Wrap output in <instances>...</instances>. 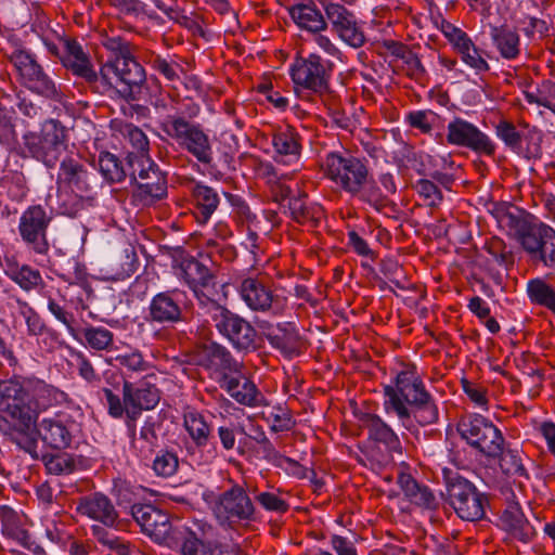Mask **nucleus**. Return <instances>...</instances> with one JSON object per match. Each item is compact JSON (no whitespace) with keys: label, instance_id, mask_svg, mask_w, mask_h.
<instances>
[{"label":"nucleus","instance_id":"nucleus-1","mask_svg":"<svg viewBox=\"0 0 555 555\" xmlns=\"http://www.w3.org/2000/svg\"><path fill=\"white\" fill-rule=\"evenodd\" d=\"M68 401V395L37 377L0 378V430L26 434L40 413Z\"/></svg>","mask_w":555,"mask_h":555},{"label":"nucleus","instance_id":"nucleus-2","mask_svg":"<svg viewBox=\"0 0 555 555\" xmlns=\"http://www.w3.org/2000/svg\"><path fill=\"white\" fill-rule=\"evenodd\" d=\"M384 397L385 411L395 414L408 430L435 424L439 418L435 399L414 364H402L393 382L384 386Z\"/></svg>","mask_w":555,"mask_h":555},{"label":"nucleus","instance_id":"nucleus-3","mask_svg":"<svg viewBox=\"0 0 555 555\" xmlns=\"http://www.w3.org/2000/svg\"><path fill=\"white\" fill-rule=\"evenodd\" d=\"M160 128L181 150L191 154L199 164L205 166L212 164V142L201 124L175 114L166 116Z\"/></svg>","mask_w":555,"mask_h":555},{"label":"nucleus","instance_id":"nucleus-4","mask_svg":"<svg viewBox=\"0 0 555 555\" xmlns=\"http://www.w3.org/2000/svg\"><path fill=\"white\" fill-rule=\"evenodd\" d=\"M23 140L29 154L48 168L60 165L70 154L67 130L59 120L46 121L40 132H28Z\"/></svg>","mask_w":555,"mask_h":555},{"label":"nucleus","instance_id":"nucleus-5","mask_svg":"<svg viewBox=\"0 0 555 555\" xmlns=\"http://www.w3.org/2000/svg\"><path fill=\"white\" fill-rule=\"evenodd\" d=\"M129 177L134 183L131 199L134 205L149 207L164 199L168 193L167 178L150 158L130 157Z\"/></svg>","mask_w":555,"mask_h":555},{"label":"nucleus","instance_id":"nucleus-6","mask_svg":"<svg viewBox=\"0 0 555 555\" xmlns=\"http://www.w3.org/2000/svg\"><path fill=\"white\" fill-rule=\"evenodd\" d=\"M205 313L209 315L218 333L227 338L234 349L249 352L257 348V331L243 317L218 301L208 302Z\"/></svg>","mask_w":555,"mask_h":555},{"label":"nucleus","instance_id":"nucleus-7","mask_svg":"<svg viewBox=\"0 0 555 555\" xmlns=\"http://www.w3.org/2000/svg\"><path fill=\"white\" fill-rule=\"evenodd\" d=\"M457 433L468 446L489 459H496L502 453L505 439L501 430L487 417L467 414L460 418Z\"/></svg>","mask_w":555,"mask_h":555},{"label":"nucleus","instance_id":"nucleus-8","mask_svg":"<svg viewBox=\"0 0 555 555\" xmlns=\"http://www.w3.org/2000/svg\"><path fill=\"white\" fill-rule=\"evenodd\" d=\"M131 516L140 526L142 532L154 542L177 548L178 532L186 530L190 524L170 521L169 515L152 504H133Z\"/></svg>","mask_w":555,"mask_h":555},{"label":"nucleus","instance_id":"nucleus-9","mask_svg":"<svg viewBox=\"0 0 555 555\" xmlns=\"http://www.w3.org/2000/svg\"><path fill=\"white\" fill-rule=\"evenodd\" d=\"M334 70V63L323 59L318 53L308 56H298L289 68V75L295 86V91L307 90L311 93L323 95L330 91V81Z\"/></svg>","mask_w":555,"mask_h":555},{"label":"nucleus","instance_id":"nucleus-10","mask_svg":"<svg viewBox=\"0 0 555 555\" xmlns=\"http://www.w3.org/2000/svg\"><path fill=\"white\" fill-rule=\"evenodd\" d=\"M212 512L222 526L233 527L256 519V506L253 500L247 490L236 482H232L229 489L218 495Z\"/></svg>","mask_w":555,"mask_h":555},{"label":"nucleus","instance_id":"nucleus-11","mask_svg":"<svg viewBox=\"0 0 555 555\" xmlns=\"http://www.w3.org/2000/svg\"><path fill=\"white\" fill-rule=\"evenodd\" d=\"M447 502L456 515L466 521H477L485 517L489 504L486 494L479 492L469 480L455 476L447 482Z\"/></svg>","mask_w":555,"mask_h":555},{"label":"nucleus","instance_id":"nucleus-12","mask_svg":"<svg viewBox=\"0 0 555 555\" xmlns=\"http://www.w3.org/2000/svg\"><path fill=\"white\" fill-rule=\"evenodd\" d=\"M331 31L350 48L359 49L366 42L363 24L356 12L341 2L320 0Z\"/></svg>","mask_w":555,"mask_h":555},{"label":"nucleus","instance_id":"nucleus-13","mask_svg":"<svg viewBox=\"0 0 555 555\" xmlns=\"http://www.w3.org/2000/svg\"><path fill=\"white\" fill-rule=\"evenodd\" d=\"M53 220L52 214L41 205H31L21 215L18 233L25 246L37 255H47L50 250L48 229Z\"/></svg>","mask_w":555,"mask_h":555},{"label":"nucleus","instance_id":"nucleus-14","mask_svg":"<svg viewBox=\"0 0 555 555\" xmlns=\"http://www.w3.org/2000/svg\"><path fill=\"white\" fill-rule=\"evenodd\" d=\"M323 168L325 176L348 194L370 173L365 160L348 153H328Z\"/></svg>","mask_w":555,"mask_h":555},{"label":"nucleus","instance_id":"nucleus-15","mask_svg":"<svg viewBox=\"0 0 555 555\" xmlns=\"http://www.w3.org/2000/svg\"><path fill=\"white\" fill-rule=\"evenodd\" d=\"M446 141L449 145L465 147L479 155L494 156L496 146L491 138L476 125L455 116L447 126Z\"/></svg>","mask_w":555,"mask_h":555},{"label":"nucleus","instance_id":"nucleus-16","mask_svg":"<svg viewBox=\"0 0 555 555\" xmlns=\"http://www.w3.org/2000/svg\"><path fill=\"white\" fill-rule=\"evenodd\" d=\"M240 294L249 309L256 312H268L274 317L283 315L288 309V299L274 294L262 281L247 278L242 281Z\"/></svg>","mask_w":555,"mask_h":555},{"label":"nucleus","instance_id":"nucleus-17","mask_svg":"<svg viewBox=\"0 0 555 555\" xmlns=\"http://www.w3.org/2000/svg\"><path fill=\"white\" fill-rule=\"evenodd\" d=\"M80 431V424L65 412L44 417L38 425V435L42 442L59 451L70 448Z\"/></svg>","mask_w":555,"mask_h":555},{"label":"nucleus","instance_id":"nucleus-18","mask_svg":"<svg viewBox=\"0 0 555 555\" xmlns=\"http://www.w3.org/2000/svg\"><path fill=\"white\" fill-rule=\"evenodd\" d=\"M122 395L127 404L126 426L128 431L135 433V422L143 411L154 409L160 399L158 388L146 380L132 383L124 380Z\"/></svg>","mask_w":555,"mask_h":555},{"label":"nucleus","instance_id":"nucleus-19","mask_svg":"<svg viewBox=\"0 0 555 555\" xmlns=\"http://www.w3.org/2000/svg\"><path fill=\"white\" fill-rule=\"evenodd\" d=\"M55 182L59 189H69L82 197L93 192L96 179L80 155L70 152L62 159Z\"/></svg>","mask_w":555,"mask_h":555},{"label":"nucleus","instance_id":"nucleus-20","mask_svg":"<svg viewBox=\"0 0 555 555\" xmlns=\"http://www.w3.org/2000/svg\"><path fill=\"white\" fill-rule=\"evenodd\" d=\"M10 62L16 68L29 89L46 96L56 94V87L50 76L43 70L35 56L25 50L15 49L9 55Z\"/></svg>","mask_w":555,"mask_h":555},{"label":"nucleus","instance_id":"nucleus-21","mask_svg":"<svg viewBox=\"0 0 555 555\" xmlns=\"http://www.w3.org/2000/svg\"><path fill=\"white\" fill-rule=\"evenodd\" d=\"M115 78L118 82V95L127 102L144 98L146 73L135 56L127 60H114Z\"/></svg>","mask_w":555,"mask_h":555},{"label":"nucleus","instance_id":"nucleus-22","mask_svg":"<svg viewBox=\"0 0 555 555\" xmlns=\"http://www.w3.org/2000/svg\"><path fill=\"white\" fill-rule=\"evenodd\" d=\"M185 292L173 288L154 295L147 308L146 319L158 324H176L184 321L183 299Z\"/></svg>","mask_w":555,"mask_h":555},{"label":"nucleus","instance_id":"nucleus-23","mask_svg":"<svg viewBox=\"0 0 555 555\" xmlns=\"http://www.w3.org/2000/svg\"><path fill=\"white\" fill-rule=\"evenodd\" d=\"M258 327L269 345L285 358H293L301 352L304 341L292 322H281L273 325L269 321H261Z\"/></svg>","mask_w":555,"mask_h":555},{"label":"nucleus","instance_id":"nucleus-24","mask_svg":"<svg viewBox=\"0 0 555 555\" xmlns=\"http://www.w3.org/2000/svg\"><path fill=\"white\" fill-rule=\"evenodd\" d=\"M179 276L193 291L199 306L208 308V302L216 300L204 293V288L214 286L215 275L210 269L194 257L184 258L179 266Z\"/></svg>","mask_w":555,"mask_h":555},{"label":"nucleus","instance_id":"nucleus-25","mask_svg":"<svg viewBox=\"0 0 555 555\" xmlns=\"http://www.w3.org/2000/svg\"><path fill=\"white\" fill-rule=\"evenodd\" d=\"M75 509L79 516L95 524L113 526L116 518H119V512L114 503L102 492H92L78 498Z\"/></svg>","mask_w":555,"mask_h":555},{"label":"nucleus","instance_id":"nucleus-26","mask_svg":"<svg viewBox=\"0 0 555 555\" xmlns=\"http://www.w3.org/2000/svg\"><path fill=\"white\" fill-rule=\"evenodd\" d=\"M300 140L299 133L292 126L275 129L271 140L274 150V162L291 166L294 170H297L302 149Z\"/></svg>","mask_w":555,"mask_h":555},{"label":"nucleus","instance_id":"nucleus-27","mask_svg":"<svg viewBox=\"0 0 555 555\" xmlns=\"http://www.w3.org/2000/svg\"><path fill=\"white\" fill-rule=\"evenodd\" d=\"M0 522L3 535L16 541L34 555H47L44 548L31 539L30 533L22 522L21 516L12 507L8 505L0 506Z\"/></svg>","mask_w":555,"mask_h":555},{"label":"nucleus","instance_id":"nucleus-28","mask_svg":"<svg viewBox=\"0 0 555 555\" xmlns=\"http://www.w3.org/2000/svg\"><path fill=\"white\" fill-rule=\"evenodd\" d=\"M359 420L362 427L367 431L370 440L382 444L389 454L402 453L398 435L380 416L373 413H362Z\"/></svg>","mask_w":555,"mask_h":555},{"label":"nucleus","instance_id":"nucleus-29","mask_svg":"<svg viewBox=\"0 0 555 555\" xmlns=\"http://www.w3.org/2000/svg\"><path fill=\"white\" fill-rule=\"evenodd\" d=\"M202 365L220 374L219 380H223L225 376L240 374L242 370V363L233 358L228 348L217 343H210L204 346L202 351Z\"/></svg>","mask_w":555,"mask_h":555},{"label":"nucleus","instance_id":"nucleus-30","mask_svg":"<svg viewBox=\"0 0 555 555\" xmlns=\"http://www.w3.org/2000/svg\"><path fill=\"white\" fill-rule=\"evenodd\" d=\"M60 42L64 49V54L61 57L63 66L83 81L94 79L95 70L81 44L75 39H60Z\"/></svg>","mask_w":555,"mask_h":555},{"label":"nucleus","instance_id":"nucleus-31","mask_svg":"<svg viewBox=\"0 0 555 555\" xmlns=\"http://www.w3.org/2000/svg\"><path fill=\"white\" fill-rule=\"evenodd\" d=\"M220 388L237 403L246 406H259L264 404V397L257 386L249 378L241 373L233 376H225L219 380Z\"/></svg>","mask_w":555,"mask_h":555},{"label":"nucleus","instance_id":"nucleus-32","mask_svg":"<svg viewBox=\"0 0 555 555\" xmlns=\"http://www.w3.org/2000/svg\"><path fill=\"white\" fill-rule=\"evenodd\" d=\"M210 526L198 521H191L186 530L178 532L177 548L181 555H215L210 542L207 541V532Z\"/></svg>","mask_w":555,"mask_h":555},{"label":"nucleus","instance_id":"nucleus-33","mask_svg":"<svg viewBox=\"0 0 555 555\" xmlns=\"http://www.w3.org/2000/svg\"><path fill=\"white\" fill-rule=\"evenodd\" d=\"M499 221L501 227L507 229L517 236L521 247L526 253L530 248V241L533 235H539V232H542V229L546 225L544 223L530 222L520 210H506L502 212Z\"/></svg>","mask_w":555,"mask_h":555},{"label":"nucleus","instance_id":"nucleus-34","mask_svg":"<svg viewBox=\"0 0 555 555\" xmlns=\"http://www.w3.org/2000/svg\"><path fill=\"white\" fill-rule=\"evenodd\" d=\"M490 38L500 56L514 61L521 54L520 36L516 27L508 24L490 26Z\"/></svg>","mask_w":555,"mask_h":555},{"label":"nucleus","instance_id":"nucleus-35","mask_svg":"<svg viewBox=\"0 0 555 555\" xmlns=\"http://www.w3.org/2000/svg\"><path fill=\"white\" fill-rule=\"evenodd\" d=\"M121 527L122 520L119 517L116 518L113 526L93 524L90 526V532L92 538L106 550L115 552L118 555H133L134 548L131 543L114 533V530H119Z\"/></svg>","mask_w":555,"mask_h":555},{"label":"nucleus","instance_id":"nucleus-36","mask_svg":"<svg viewBox=\"0 0 555 555\" xmlns=\"http://www.w3.org/2000/svg\"><path fill=\"white\" fill-rule=\"evenodd\" d=\"M288 13L294 23L302 30L312 34L327 29L326 16L311 0L289 7Z\"/></svg>","mask_w":555,"mask_h":555},{"label":"nucleus","instance_id":"nucleus-37","mask_svg":"<svg viewBox=\"0 0 555 555\" xmlns=\"http://www.w3.org/2000/svg\"><path fill=\"white\" fill-rule=\"evenodd\" d=\"M501 521L511 535L524 543L530 542L535 530L526 519L518 504H511L501 515Z\"/></svg>","mask_w":555,"mask_h":555},{"label":"nucleus","instance_id":"nucleus-38","mask_svg":"<svg viewBox=\"0 0 555 555\" xmlns=\"http://www.w3.org/2000/svg\"><path fill=\"white\" fill-rule=\"evenodd\" d=\"M527 251L534 260L541 261L546 268L555 270V230L545 225L539 235H533Z\"/></svg>","mask_w":555,"mask_h":555},{"label":"nucleus","instance_id":"nucleus-39","mask_svg":"<svg viewBox=\"0 0 555 555\" xmlns=\"http://www.w3.org/2000/svg\"><path fill=\"white\" fill-rule=\"evenodd\" d=\"M4 273L26 292L38 289L43 285V279L38 269L28 264L20 266L14 258L5 259Z\"/></svg>","mask_w":555,"mask_h":555},{"label":"nucleus","instance_id":"nucleus-40","mask_svg":"<svg viewBox=\"0 0 555 555\" xmlns=\"http://www.w3.org/2000/svg\"><path fill=\"white\" fill-rule=\"evenodd\" d=\"M398 485L412 504L428 509H435L438 506L436 496L429 488L420 485L410 474H399Z\"/></svg>","mask_w":555,"mask_h":555},{"label":"nucleus","instance_id":"nucleus-41","mask_svg":"<svg viewBox=\"0 0 555 555\" xmlns=\"http://www.w3.org/2000/svg\"><path fill=\"white\" fill-rule=\"evenodd\" d=\"M197 222L206 223L219 205V195L210 186L197 182L192 189Z\"/></svg>","mask_w":555,"mask_h":555},{"label":"nucleus","instance_id":"nucleus-42","mask_svg":"<svg viewBox=\"0 0 555 555\" xmlns=\"http://www.w3.org/2000/svg\"><path fill=\"white\" fill-rule=\"evenodd\" d=\"M183 426L197 448H204L208 444L212 427L201 412L186 408L183 413Z\"/></svg>","mask_w":555,"mask_h":555},{"label":"nucleus","instance_id":"nucleus-43","mask_svg":"<svg viewBox=\"0 0 555 555\" xmlns=\"http://www.w3.org/2000/svg\"><path fill=\"white\" fill-rule=\"evenodd\" d=\"M72 336L95 351H108L114 345V334L103 326L88 325L76 328Z\"/></svg>","mask_w":555,"mask_h":555},{"label":"nucleus","instance_id":"nucleus-44","mask_svg":"<svg viewBox=\"0 0 555 555\" xmlns=\"http://www.w3.org/2000/svg\"><path fill=\"white\" fill-rule=\"evenodd\" d=\"M349 194L369 204L377 211H383L387 206L392 204L388 196L383 193L371 173H369Z\"/></svg>","mask_w":555,"mask_h":555},{"label":"nucleus","instance_id":"nucleus-45","mask_svg":"<svg viewBox=\"0 0 555 555\" xmlns=\"http://www.w3.org/2000/svg\"><path fill=\"white\" fill-rule=\"evenodd\" d=\"M527 296L532 305L543 307L555 315V287L542 278L527 282Z\"/></svg>","mask_w":555,"mask_h":555},{"label":"nucleus","instance_id":"nucleus-46","mask_svg":"<svg viewBox=\"0 0 555 555\" xmlns=\"http://www.w3.org/2000/svg\"><path fill=\"white\" fill-rule=\"evenodd\" d=\"M128 434L131 438V447L142 459H149L158 442L155 423L151 418L147 420L141 427L139 437H137V431L134 434L128 431Z\"/></svg>","mask_w":555,"mask_h":555},{"label":"nucleus","instance_id":"nucleus-47","mask_svg":"<svg viewBox=\"0 0 555 555\" xmlns=\"http://www.w3.org/2000/svg\"><path fill=\"white\" fill-rule=\"evenodd\" d=\"M99 169L103 178L111 184L122 182L129 176L130 168L109 152H102L99 155Z\"/></svg>","mask_w":555,"mask_h":555},{"label":"nucleus","instance_id":"nucleus-48","mask_svg":"<svg viewBox=\"0 0 555 555\" xmlns=\"http://www.w3.org/2000/svg\"><path fill=\"white\" fill-rule=\"evenodd\" d=\"M41 462L50 475L61 476L73 474L77 468V459L67 452H47L42 454Z\"/></svg>","mask_w":555,"mask_h":555},{"label":"nucleus","instance_id":"nucleus-49","mask_svg":"<svg viewBox=\"0 0 555 555\" xmlns=\"http://www.w3.org/2000/svg\"><path fill=\"white\" fill-rule=\"evenodd\" d=\"M499 459L500 468L503 474L514 478L529 479V474L522 463V454L516 449H505L502 447V453Z\"/></svg>","mask_w":555,"mask_h":555},{"label":"nucleus","instance_id":"nucleus-50","mask_svg":"<svg viewBox=\"0 0 555 555\" xmlns=\"http://www.w3.org/2000/svg\"><path fill=\"white\" fill-rule=\"evenodd\" d=\"M85 82L95 92L100 94H118V82L115 78L114 60H108L100 70V75L95 72V78L85 80Z\"/></svg>","mask_w":555,"mask_h":555},{"label":"nucleus","instance_id":"nucleus-51","mask_svg":"<svg viewBox=\"0 0 555 555\" xmlns=\"http://www.w3.org/2000/svg\"><path fill=\"white\" fill-rule=\"evenodd\" d=\"M120 132L125 140H127L133 149V151L130 152L127 157V166L129 165L130 157L147 158L146 154L150 149V142L142 129L134 126L133 124H125L121 127Z\"/></svg>","mask_w":555,"mask_h":555},{"label":"nucleus","instance_id":"nucleus-52","mask_svg":"<svg viewBox=\"0 0 555 555\" xmlns=\"http://www.w3.org/2000/svg\"><path fill=\"white\" fill-rule=\"evenodd\" d=\"M113 361L128 373H143L151 369L150 362L144 359L142 352L138 349L119 353L114 358H106V363L113 364Z\"/></svg>","mask_w":555,"mask_h":555},{"label":"nucleus","instance_id":"nucleus-53","mask_svg":"<svg viewBox=\"0 0 555 555\" xmlns=\"http://www.w3.org/2000/svg\"><path fill=\"white\" fill-rule=\"evenodd\" d=\"M144 61L150 64L154 70L163 75L167 81L172 83L181 81L180 73L183 72V68L177 62L168 61L153 52H150L149 57H145Z\"/></svg>","mask_w":555,"mask_h":555},{"label":"nucleus","instance_id":"nucleus-54","mask_svg":"<svg viewBox=\"0 0 555 555\" xmlns=\"http://www.w3.org/2000/svg\"><path fill=\"white\" fill-rule=\"evenodd\" d=\"M461 60L474 69L477 74H482L490 70V65L482 56V52L478 49L472 39L456 50Z\"/></svg>","mask_w":555,"mask_h":555},{"label":"nucleus","instance_id":"nucleus-55","mask_svg":"<svg viewBox=\"0 0 555 555\" xmlns=\"http://www.w3.org/2000/svg\"><path fill=\"white\" fill-rule=\"evenodd\" d=\"M152 468L154 473L164 478L173 476L179 468V457L177 452L168 449H162L155 455Z\"/></svg>","mask_w":555,"mask_h":555},{"label":"nucleus","instance_id":"nucleus-56","mask_svg":"<svg viewBox=\"0 0 555 555\" xmlns=\"http://www.w3.org/2000/svg\"><path fill=\"white\" fill-rule=\"evenodd\" d=\"M524 98L529 104L550 108L555 103V82L543 80L535 90L524 91Z\"/></svg>","mask_w":555,"mask_h":555},{"label":"nucleus","instance_id":"nucleus-57","mask_svg":"<svg viewBox=\"0 0 555 555\" xmlns=\"http://www.w3.org/2000/svg\"><path fill=\"white\" fill-rule=\"evenodd\" d=\"M483 248L499 266L508 268L514 264L513 251L502 238L492 236L485 243Z\"/></svg>","mask_w":555,"mask_h":555},{"label":"nucleus","instance_id":"nucleus-58","mask_svg":"<svg viewBox=\"0 0 555 555\" xmlns=\"http://www.w3.org/2000/svg\"><path fill=\"white\" fill-rule=\"evenodd\" d=\"M495 134L509 150L521 153L524 135L513 122L505 119L500 120L495 126Z\"/></svg>","mask_w":555,"mask_h":555},{"label":"nucleus","instance_id":"nucleus-59","mask_svg":"<svg viewBox=\"0 0 555 555\" xmlns=\"http://www.w3.org/2000/svg\"><path fill=\"white\" fill-rule=\"evenodd\" d=\"M10 299L20 307L21 313L25 317L28 334L34 336L43 334L46 324L40 315L20 297L10 296Z\"/></svg>","mask_w":555,"mask_h":555},{"label":"nucleus","instance_id":"nucleus-60","mask_svg":"<svg viewBox=\"0 0 555 555\" xmlns=\"http://www.w3.org/2000/svg\"><path fill=\"white\" fill-rule=\"evenodd\" d=\"M260 447L264 455V459L268 460L269 462H272L278 466H281L283 463H287L288 465L297 469L307 470L297 461L281 454L274 448L273 443L267 437L264 431H260Z\"/></svg>","mask_w":555,"mask_h":555},{"label":"nucleus","instance_id":"nucleus-61","mask_svg":"<svg viewBox=\"0 0 555 555\" xmlns=\"http://www.w3.org/2000/svg\"><path fill=\"white\" fill-rule=\"evenodd\" d=\"M289 210L293 220L298 223L306 224L317 222L315 211L306 203V195L293 197L289 199Z\"/></svg>","mask_w":555,"mask_h":555},{"label":"nucleus","instance_id":"nucleus-62","mask_svg":"<svg viewBox=\"0 0 555 555\" xmlns=\"http://www.w3.org/2000/svg\"><path fill=\"white\" fill-rule=\"evenodd\" d=\"M102 46L113 54L112 60H127L134 56V47L129 41L119 36L104 37L102 40Z\"/></svg>","mask_w":555,"mask_h":555},{"label":"nucleus","instance_id":"nucleus-63","mask_svg":"<svg viewBox=\"0 0 555 555\" xmlns=\"http://www.w3.org/2000/svg\"><path fill=\"white\" fill-rule=\"evenodd\" d=\"M414 188L427 206L437 207L441 204L443 195L434 181L421 179L416 182Z\"/></svg>","mask_w":555,"mask_h":555},{"label":"nucleus","instance_id":"nucleus-64","mask_svg":"<svg viewBox=\"0 0 555 555\" xmlns=\"http://www.w3.org/2000/svg\"><path fill=\"white\" fill-rule=\"evenodd\" d=\"M105 398V404L107 406V413L113 418H121L124 415L127 417V404L125 402V395L122 398L118 393H115L112 388L103 387L101 389Z\"/></svg>","mask_w":555,"mask_h":555}]
</instances>
